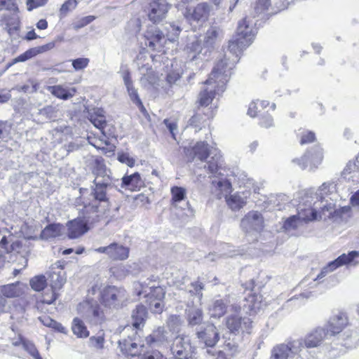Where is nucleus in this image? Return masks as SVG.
<instances>
[{
    "mask_svg": "<svg viewBox=\"0 0 359 359\" xmlns=\"http://www.w3.org/2000/svg\"><path fill=\"white\" fill-rule=\"evenodd\" d=\"M243 28V25L241 24L237 28L235 39L229 41L228 51L232 55L226 54L224 59L217 62L210 74L208 83H211L215 78L219 77V86L223 87L229 80L231 71L238 62L242 51L252 43L251 31L244 33Z\"/></svg>",
    "mask_w": 359,
    "mask_h": 359,
    "instance_id": "obj_1",
    "label": "nucleus"
},
{
    "mask_svg": "<svg viewBox=\"0 0 359 359\" xmlns=\"http://www.w3.org/2000/svg\"><path fill=\"white\" fill-rule=\"evenodd\" d=\"M93 173L95 175L94 187L89 196L84 198L83 201V215L88 220L94 219L92 215L103 212L100 210V204L108 203L107 189L111 184L110 170L107 168L103 159L95 160Z\"/></svg>",
    "mask_w": 359,
    "mask_h": 359,
    "instance_id": "obj_2",
    "label": "nucleus"
},
{
    "mask_svg": "<svg viewBox=\"0 0 359 359\" xmlns=\"http://www.w3.org/2000/svg\"><path fill=\"white\" fill-rule=\"evenodd\" d=\"M336 191V185L333 182H325L316 193H306L302 197L297 208V216L304 222H309L321 218L325 211L332 212V203H328L325 197Z\"/></svg>",
    "mask_w": 359,
    "mask_h": 359,
    "instance_id": "obj_3",
    "label": "nucleus"
},
{
    "mask_svg": "<svg viewBox=\"0 0 359 359\" xmlns=\"http://www.w3.org/2000/svg\"><path fill=\"white\" fill-rule=\"evenodd\" d=\"M140 288L137 291V295L144 294L147 299H163L165 294V288L160 285L158 278L155 276H151L149 278L142 283H138L135 285V290Z\"/></svg>",
    "mask_w": 359,
    "mask_h": 359,
    "instance_id": "obj_4",
    "label": "nucleus"
},
{
    "mask_svg": "<svg viewBox=\"0 0 359 359\" xmlns=\"http://www.w3.org/2000/svg\"><path fill=\"white\" fill-rule=\"evenodd\" d=\"M230 309L233 313L229 315L226 318L227 328L233 333H239L240 332L250 333L252 327L251 319L247 316L242 317L239 315L240 306L232 304Z\"/></svg>",
    "mask_w": 359,
    "mask_h": 359,
    "instance_id": "obj_5",
    "label": "nucleus"
},
{
    "mask_svg": "<svg viewBox=\"0 0 359 359\" xmlns=\"http://www.w3.org/2000/svg\"><path fill=\"white\" fill-rule=\"evenodd\" d=\"M303 348L302 339L290 341L273 347L270 359H292Z\"/></svg>",
    "mask_w": 359,
    "mask_h": 359,
    "instance_id": "obj_6",
    "label": "nucleus"
},
{
    "mask_svg": "<svg viewBox=\"0 0 359 359\" xmlns=\"http://www.w3.org/2000/svg\"><path fill=\"white\" fill-rule=\"evenodd\" d=\"M77 311L81 317L91 323L97 324L103 320V311L96 301L81 302L77 306Z\"/></svg>",
    "mask_w": 359,
    "mask_h": 359,
    "instance_id": "obj_7",
    "label": "nucleus"
},
{
    "mask_svg": "<svg viewBox=\"0 0 359 359\" xmlns=\"http://www.w3.org/2000/svg\"><path fill=\"white\" fill-rule=\"evenodd\" d=\"M101 298L106 306L116 307L127 299V293L122 287L107 286L102 291Z\"/></svg>",
    "mask_w": 359,
    "mask_h": 359,
    "instance_id": "obj_8",
    "label": "nucleus"
},
{
    "mask_svg": "<svg viewBox=\"0 0 359 359\" xmlns=\"http://www.w3.org/2000/svg\"><path fill=\"white\" fill-rule=\"evenodd\" d=\"M194 351L188 336L179 335L174 339L171 351L175 359H189L191 358Z\"/></svg>",
    "mask_w": 359,
    "mask_h": 359,
    "instance_id": "obj_9",
    "label": "nucleus"
},
{
    "mask_svg": "<svg viewBox=\"0 0 359 359\" xmlns=\"http://www.w3.org/2000/svg\"><path fill=\"white\" fill-rule=\"evenodd\" d=\"M212 7L207 2H201L196 6L187 8L184 15L189 21L204 22L209 18Z\"/></svg>",
    "mask_w": 359,
    "mask_h": 359,
    "instance_id": "obj_10",
    "label": "nucleus"
},
{
    "mask_svg": "<svg viewBox=\"0 0 359 359\" xmlns=\"http://www.w3.org/2000/svg\"><path fill=\"white\" fill-rule=\"evenodd\" d=\"M196 335L199 343L206 347L215 346L219 339V331L212 323L203 325L196 332Z\"/></svg>",
    "mask_w": 359,
    "mask_h": 359,
    "instance_id": "obj_11",
    "label": "nucleus"
},
{
    "mask_svg": "<svg viewBox=\"0 0 359 359\" xmlns=\"http://www.w3.org/2000/svg\"><path fill=\"white\" fill-rule=\"evenodd\" d=\"M169 0H152L149 4V19L154 23H158L165 18L171 4Z\"/></svg>",
    "mask_w": 359,
    "mask_h": 359,
    "instance_id": "obj_12",
    "label": "nucleus"
},
{
    "mask_svg": "<svg viewBox=\"0 0 359 359\" xmlns=\"http://www.w3.org/2000/svg\"><path fill=\"white\" fill-rule=\"evenodd\" d=\"M98 253H104L112 260H125L129 256V248L118 243H112L107 246L100 247L94 250Z\"/></svg>",
    "mask_w": 359,
    "mask_h": 359,
    "instance_id": "obj_13",
    "label": "nucleus"
},
{
    "mask_svg": "<svg viewBox=\"0 0 359 359\" xmlns=\"http://www.w3.org/2000/svg\"><path fill=\"white\" fill-rule=\"evenodd\" d=\"M219 77L215 78V79L212 80L211 83H208V79L205 81V84L206 86L201 91L198 97L201 106H208L212 101L216 93L224 90L225 85L223 87L219 86Z\"/></svg>",
    "mask_w": 359,
    "mask_h": 359,
    "instance_id": "obj_14",
    "label": "nucleus"
},
{
    "mask_svg": "<svg viewBox=\"0 0 359 359\" xmlns=\"http://www.w3.org/2000/svg\"><path fill=\"white\" fill-rule=\"evenodd\" d=\"M145 45L150 48L153 50H157L158 52L163 51L164 44L166 43L167 39L164 34L156 27H151L148 29L145 33Z\"/></svg>",
    "mask_w": 359,
    "mask_h": 359,
    "instance_id": "obj_15",
    "label": "nucleus"
},
{
    "mask_svg": "<svg viewBox=\"0 0 359 359\" xmlns=\"http://www.w3.org/2000/svg\"><path fill=\"white\" fill-rule=\"evenodd\" d=\"M184 151L187 156L198 157H208L210 155L215 156L219 155L215 148H209L205 142H191L188 146H184Z\"/></svg>",
    "mask_w": 359,
    "mask_h": 359,
    "instance_id": "obj_16",
    "label": "nucleus"
},
{
    "mask_svg": "<svg viewBox=\"0 0 359 359\" xmlns=\"http://www.w3.org/2000/svg\"><path fill=\"white\" fill-rule=\"evenodd\" d=\"M264 219L257 211L249 212L241 220V226L246 232L259 231L263 228Z\"/></svg>",
    "mask_w": 359,
    "mask_h": 359,
    "instance_id": "obj_17",
    "label": "nucleus"
},
{
    "mask_svg": "<svg viewBox=\"0 0 359 359\" xmlns=\"http://www.w3.org/2000/svg\"><path fill=\"white\" fill-rule=\"evenodd\" d=\"M4 250L6 254H13L15 255H19L22 259V264H24V267H25L27 264V257L30 252V245L29 243L24 239V240H17L11 244L9 248L4 246Z\"/></svg>",
    "mask_w": 359,
    "mask_h": 359,
    "instance_id": "obj_18",
    "label": "nucleus"
},
{
    "mask_svg": "<svg viewBox=\"0 0 359 359\" xmlns=\"http://www.w3.org/2000/svg\"><path fill=\"white\" fill-rule=\"evenodd\" d=\"M27 285L17 281L0 286V294L5 299L19 298L25 294Z\"/></svg>",
    "mask_w": 359,
    "mask_h": 359,
    "instance_id": "obj_19",
    "label": "nucleus"
},
{
    "mask_svg": "<svg viewBox=\"0 0 359 359\" xmlns=\"http://www.w3.org/2000/svg\"><path fill=\"white\" fill-rule=\"evenodd\" d=\"M348 324V318L346 313L339 312L332 316L326 325L330 336L340 334L344 328Z\"/></svg>",
    "mask_w": 359,
    "mask_h": 359,
    "instance_id": "obj_20",
    "label": "nucleus"
},
{
    "mask_svg": "<svg viewBox=\"0 0 359 359\" xmlns=\"http://www.w3.org/2000/svg\"><path fill=\"white\" fill-rule=\"evenodd\" d=\"M224 175H215L211 181L212 189L217 193L219 198L222 196L226 198L227 194L231 191V180L224 177Z\"/></svg>",
    "mask_w": 359,
    "mask_h": 359,
    "instance_id": "obj_21",
    "label": "nucleus"
},
{
    "mask_svg": "<svg viewBox=\"0 0 359 359\" xmlns=\"http://www.w3.org/2000/svg\"><path fill=\"white\" fill-rule=\"evenodd\" d=\"M328 335L329 330L325 327H317L306 336L304 341L302 340L303 344L307 348L317 347Z\"/></svg>",
    "mask_w": 359,
    "mask_h": 359,
    "instance_id": "obj_22",
    "label": "nucleus"
},
{
    "mask_svg": "<svg viewBox=\"0 0 359 359\" xmlns=\"http://www.w3.org/2000/svg\"><path fill=\"white\" fill-rule=\"evenodd\" d=\"M50 272L49 278L51 289L53 290L60 289L66 282L65 272L58 264H55Z\"/></svg>",
    "mask_w": 359,
    "mask_h": 359,
    "instance_id": "obj_23",
    "label": "nucleus"
},
{
    "mask_svg": "<svg viewBox=\"0 0 359 359\" xmlns=\"http://www.w3.org/2000/svg\"><path fill=\"white\" fill-rule=\"evenodd\" d=\"M102 112L103 111L102 109H94L93 113L89 114V120L97 128L101 131L102 134L105 137H108L111 135V133L106 130L109 126L105 120V117L102 114Z\"/></svg>",
    "mask_w": 359,
    "mask_h": 359,
    "instance_id": "obj_24",
    "label": "nucleus"
},
{
    "mask_svg": "<svg viewBox=\"0 0 359 359\" xmlns=\"http://www.w3.org/2000/svg\"><path fill=\"white\" fill-rule=\"evenodd\" d=\"M249 196V191L236 192L226 197V201L232 210H238L246 204Z\"/></svg>",
    "mask_w": 359,
    "mask_h": 359,
    "instance_id": "obj_25",
    "label": "nucleus"
},
{
    "mask_svg": "<svg viewBox=\"0 0 359 359\" xmlns=\"http://www.w3.org/2000/svg\"><path fill=\"white\" fill-rule=\"evenodd\" d=\"M142 60V57H138V65L139 70L140 74H142V77L140 79V81L142 84L144 86H147L149 85H154L158 81V76L152 70V69L149 66V65H141L140 61Z\"/></svg>",
    "mask_w": 359,
    "mask_h": 359,
    "instance_id": "obj_26",
    "label": "nucleus"
},
{
    "mask_svg": "<svg viewBox=\"0 0 359 359\" xmlns=\"http://www.w3.org/2000/svg\"><path fill=\"white\" fill-rule=\"evenodd\" d=\"M68 236L77 238L88 231L86 223L81 219H76L67 223Z\"/></svg>",
    "mask_w": 359,
    "mask_h": 359,
    "instance_id": "obj_27",
    "label": "nucleus"
},
{
    "mask_svg": "<svg viewBox=\"0 0 359 359\" xmlns=\"http://www.w3.org/2000/svg\"><path fill=\"white\" fill-rule=\"evenodd\" d=\"M135 341V339L130 337L128 339L120 340L118 344L121 352L128 356H135L139 354L143 346L137 344Z\"/></svg>",
    "mask_w": 359,
    "mask_h": 359,
    "instance_id": "obj_28",
    "label": "nucleus"
},
{
    "mask_svg": "<svg viewBox=\"0 0 359 359\" xmlns=\"http://www.w3.org/2000/svg\"><path fill=\"white\" fill-rule=\"evenodd\" d=\"M238 352V346L233 340H225L218 351L219 359H231Z\"/></svg>",
    "mask_w": 359,
    "mask_h": 359,
    "instance_id": "obj_29",
    "label": "nucleus"
},
{
    "mask_svg": "<svg viewBox=\"0 0 359 359\" xmlns=\"http://www.w3.org/2000/svg\"><path fill=\"white\" fill-rule=\"evenodd\" d=\"M228 301L226 299H215L209 305L208 311L210 318H219L223 316L227 310Z\"/></svg>",
    "mask_w": 359,
    "mask_h": 359,
    "instance_id": "obj_30",
    "label": "nucleus"
},
{
    "mask_svg": "<svg viewBox=\"0 0 359 359\" xmlns=\"http://www.w3.org/2000/svg\"><path fill=\"white\" fill-rule=\"evenodd\" d=\"M144 185V181L138 172L124 176L122 178V187H125L130 191L140 190Z\"/></svg>",
    "mask_w": 359,
    "mask_h": 359,
    "instance_id": "obj_31",
    "label": "nucleus"
},
{
    "mask_svg": "<svg viewBox=\"0 0 359 359\" xmlns=\"http://www.w3.org/2000/svg\"><path fill=\"white\" fill-rule=\"evenodd\" d=\"M358 258L359 252L353 250L347 254L344 253L341 255L336 259H334V261L338 268L344 265L355 266L359 264V261L358 260Z\"/></svg>",
    "mask_w": 359,
    "mask_h": 359,
    "instance_id": "obj_32",
    "label": "nucleus"
},
{
    "mask_svg": "<svg viewBox=\"0 0 359 359\" xmlns=\"http://www.w3.org/2000/svg\"><path fill=\"white\" fill-rule=\"evenodd\" d=\"M47 90L55 97L64 100L72 97L76 93L74 88H66L60 85L49 86L47 87Z\"/></svg>",
    "mask_w": 359,
    "mask_h": 359,
    "instance_id": "obj_33",
    "label": "nucleus"
},
{
    "mask_svg": "<svg viewBox=\"0 0 359 359\" xmlns=\"http://www.w3.org/2000/svg\"><path fill=\"white\" fill-rule=\"evenodd\" d=\"M293 164L299 167L302 170L313 171L322 163L321 158H293Z\"/></svg>",
    "mask_w": 359,
    "mask_h": 359,
    "instance_id": "obj_34",
    "label": "nucleus"
},
{
    "mask_svg": "<svg viewBox=\"0 0 359 359\" xmlns=\"http://www.w3.org/2000/svg\"><path fill=\"white\" fill-rule=\"evenodd\" d=\"M187 320L189 326L200 325L203 320V313L199 307H189L187 311Z\"/></svg>",
    "mask_w": 359,
    "mask_h": 359,
    "instance_id": "obj_35",
    "label": "nucleus"
},
{
    "mask_svg": "<svg viewBox=\"0 0 359 359\" xmlns=\"http://www.w3.org/2000/svg\"><path fill=\"white\" fill-rule=\"evenodd\" d=\"M122 77L130 100L134 104H137L141 100L138 95L137 89L133 86V81L128 70L126 69L122 72Z\"/></svg>",
    "mask_w": 359,
    "mask_h": 359,
    "instance_id": "obj_36",
    "label": "nucleus"
},
{
    "mask_svg": "<svg viewBox=\"0 0 359 359\" xmlns=\"http://www.w3.org/2000/svg\"><path fill=\"white\" fill-rule=\"evenodd\" d=\"M147 315L146 307L142 304L137 305L132 313L133 326L137 330L140 329L144 325Z\"/></svg>",
    "mask_w": 359,
    "mask_h": 359,
    "instance_id": "obj_37",
    "label": "nucleus"
},
{
    "mask_svg": "<svg viewBox=\"0 0 359 359\" xmlns=\"http://www.w3.org/2000/svg\"><path fill=\"white\" fill-rule=\"evenodd\" d=\"M218 36L219 30L217 27H212L207 30L203 40V45L206 48L204 55H207L208 53H210Z\"/></svg>",
    "mask_w": 359,
    "mask_h": 359,
    "instance_id": "obj_38",
    "label": "nucleus"
},
{
    "mask_svg": "<svg viewBox=\"0 0 359 359\" xmlns=\"http://www.w3.org/2000/svg\"><path fill=\"white\" fill-rule=\"evenodd\" d=\"M168 341V337L165 334V331L163 328L158 327L156 330L147 337V341L150 345L154 346H161L164 345Z\"/></svg>",
    "mask_w": 359,
    "mask_h": 359,
    "instance_id": "obj_39",
    "label": "nucleus"
},
{
    "mask_svg": "<svg viewBox=\"0 0 359 359\" xmlns=\"http://www.w3.org/2000/svg\"><path fill=\"white\" fill-rule=\"evenodd\" d=\"M342 345L348 348L355 347L358 343L357 332L351 330H347L339 335Z\"/></svg>",
    "mask_w": 359,
    "mask_h": 359,
    "instance_id": "obj_40",
    "label": "nucleus"
},
{
    "mask_svg": "<svg viewBox=\"0 0 359 359\" xmlns=\"http://www.w3.org/2000/svg\"><path fill=\"white\" fill-rule=\"evenodd\" d=\"M171 205L174 208H179V204L184 201L187 196V191L184 188L181 187H173L171 188Z\"/></svg>",
    "mask_w": 359,
    "mask_h": 359,
    "instance_id": "obj_41",
    "label": "nucleus"
},
{
    "mask_svg": "<svg viewBox=\"0 0 359 359\" xmlns=\"http://www.w3.org/2000/svg\"><path fill=\"white\" fill-rule=\"evenodd\" d=\"M62 228L60 224H51L41 231L40 236L45 240L55 238L60 236Z\"/></svg>",
    "mask_w": 359,
    "mask_h": 359,
    "instance_id": "obj_42",
    "label": "nucleus"
},
{
    "mask_svg": "<svg viewBox=\"0 0 359 359\" xmlns=\"http://www.w3.org/2000/svg\"><path fill=\"white\" fill-rule=\"evenodd\" d=\"M72 330L73 333L79 338H86L89 336V332L87 330L84 323L79 318H74L72 321Z\"/></svg>",
    "mask_w": 359,
    "mask_h": 359,
    "instance_id": "obj_43",
    "label": "nucleus"
},
{
    "mask_svg": "<svg viewBox=\"0 0 359 359\" xmlns=\"http://www.w3.org/2000/svg\"><path fill=\"white\" fill-rule=\"evenodd\" d=\"M15 346H18L20 344H22L23 348L28 352L29 354L34 358V359H42L39 355V351H37L36 348L30 341H25L20 338L19 341H16L13 343Z\"/></svg>",
    "mask_w": 359,
    "mask_h": 359,
    "instance_id": "obj_44",
    "label": "nucleus"
},
{
    "mask_svg": "<svg viewBox=\"0 0 359 359\" xmlns=\"http://www.w3.org/2000/svg\"><path fill=\"white\" fill-rule=\"evenodd\" d=\"M183 325V320L177 315H171L167 320V326L173 333H179Z\"/></svg>",
    "mask_w": 359,
    "mask_h": 359,
    "instance_id": "obj_45",
    "label": "nucleus"
},
{
    "mask_svg": "<svg viewBox=\"0 0 359 359\" xmlns=\"http://www.w3.org/2000/svg\"><path fill=\"white\" fill-rule=\"evenodd\" d=\"M204 167L213 175V177L215 175H224L223 172L225 170L221 165H219L218 158H211Z\"/></svg>",
    "mask_w": 359,
    "mask_h": 359,
    "instance_id": "obj_46",
    "label": "nucleus"
},
{
    "mask_svg": "<svg viewBox=\"0 0 359 359\" xmlns=\"http://www.w3.org/2000/svg\"><path fill=\"white\" fill-rule=\"evenodd\" d=\"M245 299L248 303V308L250 311L255 312L260 309L262 302L261 295L250 294Z\"/></svg>",
    "mask_w": 359,
    "mask_h": 359,
    "instance_id": "obj_47",
    "label": "nucleus"
},
{
    "mask_svg": "<svg viewBox=\"0 0 359 359\" xmlns=\"http://www.w3.org/2000/svg\"><path fill=\"white\" fill-rule=\"evenodd\" d=\"M104 333L103 331H101L95 336L90 337L88 344L93 348L100 350L104 348Z\"/></svg>",
    "mask_w": 359,
    "mask_h": 359,
    "instance_id": "obj_48",
    "label": "nucleus"
},
{
    "mask_svg": "<svg viewBox=\"0 0 359 359\" xmlns=\"http://www.w3.org/2000/svg\"><path fill=\"white\" fill-rule=\"evenodd\" d=\"M304 222L297 216L293 215L287 218L283 224L286 231L294 230L303 225Z\"/></svg>",
    "mask_w": 359,
    "mask_h": 359,
    "instance_id": "obj_49",
    "label": "nucleus"
},
{
    "mask_svg": "<svg viewBox=\"0 0 359 359\" xmlns=\"http://www.w3.org/2000/svg\"><path fill=\"white\" fill-rule=\"evenodd\" d=\"M269 104L268 101H259L252 102L248 108V114L251 117L257 116V113L260 111V109H264Z\"/></svg>",
    "mask_w": 359,
    "mask_h": 359,
    "instance_id": "obj_50",
    "label": "nucleus"
},
{
    "mask_svg": "<svg viewBox=\"0 0 359 359\" xmlns=\"http://www.w3.org/2000/svg\"><path fill=\"white\" fill-rule=\"evenodd\" d=\"M34 57V55L32 54V50L28 49L22 54L18 55V57H15L12 60L11 62H8L5 69L3 70L2 73L5 72L7 69H8L11 66L13 65L18 63V62H25L31 58Z\"/></svg>",
    "mask_w": 359,
    "mask_h": 359,
    "instance_id": "obj_51",
    "label": "nucleus"
},
{
    "mask_svg": "<svg viewBox=\"0 0 359 359\" xmlns=\"http://www.w3.org/2000/svg\"><path fill=\"white\" fill-rule=\"evenodd\" d=\"M110 271L116 278L119 280L124 278L129 274V269L127 266L123 264L111 267Z\"/></svg>",
    "mask_w": 359,
    "mask_h": 359,
    "instance_id": "obj_52",
    "label": "nucleus"
},
{
    "mask_svg": "<svg viewBox=\"0 0 359 359\" xmlns=\"http://www.w3.org/2000/svg\"><path fill=\"white\" fill-rule=\"evenodd\" d=\"M12 124L8 121H0V140L7 142L11 138Z\"/></svg>",
    "mask_w": 359,
    "mask_h": 359,
    "instance_id": "obj_53",
    "label": "nucleus"
},
{
    "mask_svg": "<svg viewBox=\"0 0 359 359\" xmlns=\"http://www.w3.org/2000/svg\"><path fill=\"white\" fill-rule=\"evenodd\" d=\"M32 288L36 291L42 290L46 285V279L44 276H36L30 280Z\"/></svg>",
    "mask_w": 359,
    "mask_h": 359,
    "instance_id": "obj_54",
    "label": "nucleus"
},
{
    "mask_svg": "<svg viewBox=\"0 0 359 359\" xmlns=\"http://www.w3.org/2000/svg\"><path fill=\"white\" fill-rule=\"evenodd\" d=\"M233 177L234 180L238 182L240 187H250V185L253 184V180L248 177L244 172H238Z\"/></svg>",
    "mask_w": 359,
    "mask_h": 359,
    "instance_id": "obj_55",
    "label": "nucleus"
},
{
    "mask_svg": "<svg viewBox=\"0 0 359 359\" xmlns=\"http://www.w3.org/2000/svg\"><path fill=\"white\" fill-rule=\"evenodd\" d=\"M149 309L151 312L159 313L163 311V299H147L146 300Z\"/></svg>",
    "mask_w": 359,
    "mask_h": 359,
    "instance_id": "obj_56",
    "label": "nucleus"
},
{
    "mask_svg": "<svg viewBox=\"0 0 359 359\" xmlns=\"http://www.w3.org/2000/svg\"><path fill=\"white\" fill-rule=\"evenodd\" d=\"M77 6L76 0H67L60 8V15L66 16L70 11H73Z\"/></svg>",
    "mask_w": 359,
    "mask_h": 359,
    "instance_id": "obj_57",
    "label": "nucleus"
},
{
    "mask_svg": "<svg viewBox=\"0 0 359 359\" xmlns=\"http://www.w3.org/2000/svg\"><path fill=\"white\" fill-rule=\"evenodd\" d=\"M187 49L191 52L197 53L198 55L201 54L205 55L203 50H204V52L206 50L205 46H204L203 43L202 44L201 41L198 39H194L192 42L189 43Z\"/></svg>",
    "mask_w": 359,
    "mask_h": 359,
    "instance_id": "obj_58",
    "label": "nucleus"
},
{
    "mask_svg": "<svg viewBox=\"0 0 359 359\" xmlns=\"http://www.w3.org/2000/svg\"><path fill=\"white\" fill-rule=\"evenodd\" d=\"M271 0H257L254 10L257 15L264 13L269 9Z\"/></svg>",
    "mask_w": 359,
    "mask_h": 359,
    "instance_id": "obj_59",
    "label": "nucleus"
},
{
    "mask_svg": "<svg viewBox=\"0 0 359 359\" xmlns=\"http://www.w3.org/2000/svg\"><path fill=\"white\" fill-rule=\"evenodd\" d=\"M338 267L337 266V264L334 260L329 262L326 266H325L320 271V273L317 276L315 280L321 279L328 273L335 271Z\"/></svg>",
    "mask_w": 359,
    "mask_h": 359,
    "instance_id": "obj_60",
    "label": "nucleus"
},
{
    "mask_svg": "<svg viewBox=\"0 0 359 359\" xmlns=\"http://www.w3.org/2000/svg\"><path fill=\"white\" fill-rule=\"evenodd\" d=\"M55 46V41H51L45 45L32 48H31V50L34 57H35L39 54L43 53L45 52L52 50Z\"/></svg>",
    "mask_w": 359,
    "mask_h": 359,
    "instance_id": "obj_61",
    "label": "nucleus"
},
{
    "mask_svg": "<svg viewBox=\"0 0 359 359\" xmlns=\"http://www.w3.org/2000/svg\"><path fill=\"white\" fill-rule=\"evenodd\" d=\"M56 299L57 294L55 291L50 289V290H48L44 294H43L41 302L43 304H51L55 301Z\"/></svg>",
    "mask_w": 359,
    "mask_h": 359,
    "instance_id": "obj_62",
    "label": "nucleus"
},
{
    "mask_svg": "<svg viewBox=\"0 0 359 359\" xmlns=\"http://www.w3.org/2000/svg\"><path fill=\"white\" fill-rule=\"evenodd\" d=\"M138 359H167L161 352L158 351H147V353L139 355Z\"/></svg>",
    "mask_w": 359,
    "mask_h": 359,
    "instance_id": "obj_63",
    "label": "nucleus"
},
{
    "mask_svg": "<svg viewBox=\"0 0 359 359\" xmlns=\"http://www.w3.org/2000/svg\"><path fill=\"white\" fill-rule=\"evenodd\" d=\"M192 289L189 290V292L198 296L199 300L201 299L203 297L202 290H203L204 285L202 283L198 281L192 283L191 284Z\"/></svg>",
    "mask_w": 359,
    "mask_h": 359,
    "instance_id": "obj_64",
    "label": "nucleus"
}]
</instances>
